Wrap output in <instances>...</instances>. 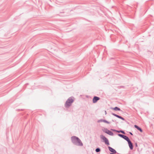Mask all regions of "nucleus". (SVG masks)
Wrapping results in <instances>:
<instances>
[{"label": "nucleus", "instance_id": "nucleus-1", "mask_svg": "<svg viewBox=\"0 0 154 154\" xmlns=\"http://www.w3.org/2000/svg\"><path fill=\"white\" fill-rule=\"evenodd\" d=\"M72 142L74 145L79 146H82L83 144L80 139L75 136H72L71 137Z\"/></svg>", "mask_w": 154, "mask_h": 154}, {"label": "nucleus", "instance_id": "nucleus-2", "mask_svg": "<svg viewBox=\"0 0 154 154\" xmlns=\"http://www.w3.org/2000/svg\"><path fill=\"white\" fill-rule=\"evenodd\" d=\"M73 98V97H70L66 100L64 105L66 108H68L71 105L72 103L74 101V100L72 99Z\"/></svg>", "mask_w": 154, "mask_h": 154}, {"label": "nucleus", "instance_id": "nucleus-3", "mask_svg": "<svg viewBox=\"0 0 154 154\" xmlns=\"http://www.w3.org/2000/svg\"><path fill=\"white\" fill-rule=\"evenodd\" d=\"M100 138L103 140V141L104 142L105 144L107 145H109V143L108 140L104 136L102 135L100 136Z\"/></svg>", "mask_w": 154, "mask_h": 154}, {"label": "nucleus", "instance_id": "nucleus-4", "mask_svg": "<svg viewBox=\"0 0 154 154\" xmlns=\"http://www.w3.org/2000/svg\"><path fill=\"white\" fill-rule=\"evenodd\" d=\"M100 98L98 97L94 96L93 98L92 101L93 103H96L97 101L100 100Z\"/></svg>", "mask_w": 154, "mask_h": 154}, {"label": "nucleus", "instance_id": "nucleus-5", "mask_svg": "<svg viewBox=\"0 0 154 154\" xmlns=\"http://www.w3.org/2000/svg\"><path fill=\"white\" fill-rule=\"evenodd\" d=\"M111 114L112 115H113V116H114L117 117L119 119H121L122 120H125V119L124 118H123V117H122V116H120L119 115H118L117 114H115L114 113H112Z\"/></svg>", "mask_w": 154, "mask_h": 154}, {"label": "nucleus", "instance_id": "nucleus-6", "mask_svg": "<svg viewBox=\"0 0 154 154\" xmlns=\"http://www.w3.org/2000/svg\"><path fill=\"white\" fill-rule=\"evenodd\" d=\"M128 145H129V147L130 149L131 150L133 149V145L132 143L131 142L130 140H129V141H128Z\"/></svg>", "mask_w": 154, "mask_h": 154}, {"label": "nucleus", "instance_id": "nucleus-7", "mask_svg": "<svg viewBox=\"0 0 154 154\" xmlns=\"http://www.w3.org/2000/svg\"><path fill=\"white\" fill-rule=\"evenodd\" d=\"M111 109H112L113 110H114L116 111H122V110L121 109L119 108L117 106H116L114 108L112 107L111 108Z\"/></svg>", "mask_w": 154, "mask_h": 154}, {"label": "nucleus", "instance_id": "nucleus-8", "mask_svg": "<svg viewBox=\"0 0 154 154\" xmlns=\"http://www.w3.org/2000/svg\"><path fill=\"white\" fill-rule=\"evenodd\" d=\"M134 127L136 128V129H137L138 131H140V132H143V130L142 129V128L139 127L138 126H137V125H134Z\"/></svg>", "mask_w": 154, "mask_h": 154}, {"label": "nucleus", "instance_id": "nucleus-9", "mask_svg": "<svg viewBox=\"0 0 154 154\" xmlns=\"http://www.w3.org/2000/svg\"><path fill=\"white\" fill-rule=\"evenodd\" d=\"M106 133L110 136H113V132L109 130L107 131Z\"/></svg>", "mask_w": 154, "mask_h": 154}, {"label": "nucleus", "instance_id": "nucleus-10", "mask_svg": "<svg viewBox=\"0 0 154 154\" xmlns=\"http://www.w3.org/2000/svg\"><path fill=\"white\" fill-rule=\"evenodd\" d=\"M123 138L125 140H126L127 142L128 141L130 140L129 139V137L128 136H126V135H125L124 136V137H123Z\"/></svg>", "mask_w": 154, "mask_h": 154}, {"label": "nucleus", "instance_id": "nucleus-11", "mask_svg": "<svg viewBox=\"0 0 154 154\" xmlns=\"http://www.w3.org/2000/svg\"><path fill=\"white\" fill-rule=\"evenodd\" d=\"M117 132L119 133H121L123 134H125V131L122 130H117Z\"/></svg>", "mask_w": 154, "mask_h": 154}, {"label": "nucleus", "instance_id": "nucleus-12", "mask_svg": "<svg viewBox=\"0 0 154 154\" xmlns=\"http://www.w3.org/2000/svg\"><path fill=\"white\" fill-rule=\"evenodd\" d=\"M95 151L97 152H99L100 151V149L99 148H97L95 149Z\"/></svg>", "mask_w": 154, "mask_h": 154}, {"label": "nucleus", "instance_id": "nucleus-13", "mask_svg": "<svg viewBox=\"0 0 154 154\" xmlns=\"http://www.w3.org/2000/svg\"><path fill=\"white\" fill-rule=\"evenodd\" d=\"M108 130L107 128H105L103 129H102L103 131L106 133H107Z\"/></svg>", "mask_w": 154, "mask_h": 154}, {"label": "nucleus", "instance_id": "nucleus-14", "mask_svg": "<svg viewBox=\"0 0 154 154\" xmlns=\"http://www.w3.org/2000/svg\"><path fill=\"white\" fill-rule=\"evenodd\" d=\"M118 135L122 138H123V137L125 136V135H124L123 134H118Z\"/></svg>", "mask_w": 154, "mask_h": 154}, {"label": "nucleus", "instance_id": "nucleus-15", "mask_svg": "<svg viewBox=\"0 0 154 154\" xmlns=\"http://www.w3.org/2000/svg\"><path fill=\"white\" fill-rule=\"evenodd\" d=\"M103 122H105V123H106L108 124H109L110 123L109 122L107 121V120H104Z\"/></svg>", "mask_w": 154, "mask_h": 154}, {"label": "nucleus", "instance_id": "nucleus-16", "mask_svg": "<svg viewBox=\"0 0 154 154\" xmlns=\"http://www.w3.org/2000/svg\"><path fill=\"white\" fill-rule=\"evenodd\" d=\"M103 120H104V119H100L98 120L97 121V122H103Z\"/></svg>", "mask_w": 154, "mask_h": 154}, {"label": "nucleus", "instance_id": "nucleus-17", "mask_svg": "<svg viewBox=\"0 0 154 154\" xmlns=\"http://www.w3.org/2000/svg\"><path fill=\"white\" fill-rule=\"evenodd\" d=\"M111 130L113 131L116 132H117V130H116V129H111Z\"/></svg>", "mask_w": 154, "mask_h": 154}, {"label": "nucleus", "instance_id": "nucleus-18", "mask_svg": "<svg viewBox=\"0 0 154 154\" xmlns=\"http://www.w3.org/2000/svg\"><path fill=\"white\" fill-rule=\"evenodd\" d=\"M23 109H17V110H18V111H20V110L23 111Z\"/></svg>", "mask_w": 154, "mask_h": 154}, {"label": "nucleus", "instance_id": "nucleus-19", "mask_svg": "<svg viewBox=\"0 0 154 154\" xmlns=\"http://www.w3.org/2000/svg\"><path fill=\"white\" fill-rule=\"evenodd\" d=\"M129 134L131 135H133V134L131 132H129Z\"/></svg>", "mask_w": 154, "mask_h": 154}, {"label": "nucleus", "instance_id": "nucleus-20", "mask_svg": "<svg viewBox=\"0 0 154 154\" xmlns=\"http://www.w3.org/2000/svg\"><path fill=\"white\" fill-rule=\"evenodd\" d=\"M105 114H106L107 113H106V111H105Z\"/></svg>", "mask_w": 154, "mask_h": 154}, {"label": "nucleus", "instance_id": "nucleus-21", "mask_svg": "<svg viewBox=\"0 0 154 154\" xmlns=\"http://www.w3.org/2000/svg\"><path fill=\"white\" fill-rule=\"evenodd\" d=\"M112 121L113 122H115V121L114 120H112Z\"/></svg>", "mask_w": 154, "mask_h": 154}, {"label": "nucleus", "instance_id": "nucleus-22", "mask_svg": "<svg viewBox=\"0 0 154 154\" xmlns=\"http://www.w3.org/2000/svg\"><path fill=\"white\" fill-rule=\"evenodd\" d=\"M136 146H137V144H136Z\"/></svg>", "mask_w": 154, "mask_h": 154}, {"label": "nucleus", "instance_id": "nucleus-23", "mask_svg": "<svg viewBox=\"0 0 154 154\" xmlns=\"http://www.w3.org/2000/svg\"><path fill=\"white\" fill-rule=\"evenodd\" d=\"M136 146H137V144H136Z\"/></svg>", "mask_w": 154, "mask_h": 154}, {"label": "nucleus", "instance_id": "nucleus-24", "mask_svg": "<svg viewBox=\"0 0 154 154\" xmlns=\"http://www.w3.org/2000/svg\"><path fill=\"white\" fill-rule=\"evenodd\" d=\"M117 153V154H119V153Z\"/></svg>", "mask_w": 154, "mask_h": 154}]
</instances>
